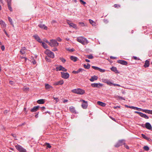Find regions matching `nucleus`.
Masks as SVG:
<instances>
[{"instance_id":"nucleus-1","label":"nucleus","mask_w":152,"mask_h":152,"mask_svg":"<svg viewBox=\"0 0 152 152\" xmlns=\"http://www.w3.org/2000/svg\"><path fill=\"white\" fill-rule=\"evenodd\" d=\"M77 41L83 45H86L89 42L88 40L83 37H80L77 39Z\"/></svg>"},{"instance_id":"nucleus-2","label":"nucleus","mask_w":152,"mask_h":152,"mask_svg":"<svg viewBox=\"0 0 152 152\" xmlns=\"http://www.w3.org/2000/svg\"><path fill=\"white\" fill-rule=\"evenodd\" d=\"M72 92L74 93L81 95L85 93V91L80 88H77L72 90Z\"/></svg>"},{"instance_id":"nucleus-3","label":"nucleus","mask_w":152,"mask_h":152,"mask_svg":"<svg viewBox=\"0 0 152 152\" xmlns=\"http://www.w3.org/2000/svg\"><path fill=\"white\" fill-rule=\"evenodd\" d=\"M45 53L49 57L51 58H53L54 57V55L53 53L48 49L46 50L45 51Z\"/></svg>"},{"instance_id":"nucleus-4","label":"nucleus","mask_w":152,"mask_h":152,"mask_svg":"<svg viewBox=\"0 0 152 152\" xmlns=\"http://www.w3.org/2000/svg\"><path fill=\"white\" fill-rule=\"evenodd\" d=\"M58 43L55 40L51 39L49 45L51 47H56L58 46Z\"/></svg>"},{"instance_id":"nucleus-5","label":"nucleus","mask_w":152,"mask_h":152,"mask_svg":"<svg viewBox=\"0 0 152 152\" xmlns=\"http://www.w3.org/2000/svg\"><path fill=\"white\" fill-rule=\"evenodd\" d=\"M61 77L65 79H68L69 76V73L67 72H61Z\"/></svg>"},{"instance_id":"nucleus-6","label":"nucleus","mask_w":152,"mask_h":152,"mask_svg":"<svg viewBox=\"0 0 152 152\" xmlns=\"http://www.w3.org/2000/svg\"><path fill=\"white\" fill-rule=\"evenodd\" d=\"M15 147L20 152H26V149L20 145H16L15 146Z\"/></svg>"},{"instance_id":"nucleus-7","label":"nucleus","mask_w":152,"mask_h":152,"mask_svg":"<svg viewBox=\"0 0 152 152\" xmlns=\"http://www.w3.org/2000/svg\"><path fill=\"white\" fill-rule=\"evenodd\" d=\"M56 69L57 71H62L64 72H66L67 71L66 69H65L64 67H63L61 66H60L57 67Z\"/></svg>"},{"instance_id":"nucleus-8","label":"nucleus","mask_w":152,"mask_h":152,"mask_svg":"<svg viewBox=\"0 0 152 152\" xmlns=\"http://www.w3.org/2000/svg\"><path fill=\"white\" fill-rule=\"evenodd\" d=\"M125 144V141L124 140H120L118 141V142L115 145V147H118L123 144Z\"/></svg>"},{"instance_id":"nucleus-9","label":"nucleus","mask_w":152,"mask_h":152,"mask_svg":"<svg viewBox=\"0 0 152 152\" xmlns=\"http://www.w3.org/2000/svg\"><path fill=\"white\" fill-rule=\"evenodd\" d=\"M81 102H83V104H82V107L83 109H86L87 107L88 104L87 102L85 101L84 100H80V101Z\"/></svg>"},{"instance_id":"nucleus-10","label":"nucleus","mask_w":152,"mask_h":152,"mask_svg":"<svg viewBox=\"0 0 152 152\" xmlns=\"http://www.w3.org/2000/svg\"><path fill=\"white\" fill-rule=\"evenodd\" d=\"M91 86L93 88H99L100 87H102L103 84L100 83H94L91 84Z\"/></svg>"},{"instance_id":"nucleus-11","label":"nucleus","mask_w":152,"mask_h":152,"mask_svg":"<svg viewBox=\"0 0 152 152\" xmlns=\"http://www.w3.org/2000/svg\"><path fill=\"white\" fill-rule=\"evenodd\" d=\"M102 81L105 83H107L108 85L111 86L112 85L113 83L109 80L106 79H102Z\"/></svg>"},{"instance_id":"nucleus-12","label":"nucleus","mask_w":152,"mask_h":152,"mask_svg":"<svg viewBox=\"0 0 152 152\" xmlns=\"http://www.w3.org/2000/svg\"><path fill=\"white\" fill-rule=\"evenodd\" d=\"M67 23L69 25L70 27H73L75 29H77V26L76 24L73 23H71L69 21H67Z\"/></svg>"},{"instance_id":"nucleus-13","label":"nucleus","mask_w":152,"mask_h":152,"mask_svg":"<svg viewBox=\"0 0 152 152\" xmlns=\"http://www.w3.org/2000/svg\"><path fill=\"white\" fill-rule=\"evenodd\" d=\"M118 62L123 65H126L127 64V62L125 61L122 60H118Z\"/></svg>"},{"instance_id":"nucleus-14","label":"nucleus","mask_w":152,"mask_h":152,"mask_svg":"<svg viewBox=\"0 0 152 152\" xmlns=\"http://www.w3.org/2000/svg\"><path fill=\"white\" fill-rule=\"evenodd\" d=\"M64 83L63 80H61L59 81L56 82L54 83V85L55 86H57L58 85H62Z\"/></svg>"},{"instance_id":"nucleus-15","label":"nucleus","mask_w":152,"mask_h":152,"mask_svg":"<svg viewBox=\"0 0 152 152\" xmlns=\"http://www.w3.org/2000/svg\"><path fill=\"white\" fill-rule=\"evenodd\" d=\"M98 78V77L97 76L94 75L93 76H91V78L89 79V80L91 82H94L95 80H97Z\"/></svg>"},{"instance_id":"nucleus-16","label":"nucleus","mask_w":152,"mask_h":152,"mask_svg":"<svg viewBox=\"0 0 152 152\" xmlns=\"http://www.w3.org/2000/svg\"><path fill=\"white\" fill-rule=\"evenodd\" d=\"M7 6L9 9L10 10V11H12V9L11 7V1H8L7 2Z\"/></svg>"},{"instance_id":"nucleus-17","label":"nucleus","mask_w":152,"mask_h":152,"mask_svg":"<svg viewBox=\"0 0 152 152\" xmlns=\"http://www.w3.org/2000/svg\"><path fill=\"white\" fill-rule=\"evenodd\" d=\"M34 38L39 42L41 43L42 41L39 37L37 35L33 36Z\"/></svg>"},{"instance_id":"nucleus-18","label":"nucleus","mask_w":152,"mask_h":152,"mask_svg":"<svg viewBox=\"0 0 152 152\" xmlns=\"http://www.w3.org/2000/svg\"><path fill=\"white\" fill-rule=\"evenodd\" d=\"M145 127L148 129L149 130L151 129L152 127L150 124L148 122L146 123L145 124Z\"/></svg>"},{"instance_id":"nucleus-19","label":"nucleus","mask_w":152,"mask_h":152,"mask_svg":"<svg viewBox=\"0 0 152 152\" xmlns=\"http://www.w3.org/2000/svg\"><path fill=\"white\" fill-rule=\"evenodd\" d=\"M26 49L25 47H23L20 51V53L22 54H23L25 53Z\"/></svg>"},{"instance_id":"nucleus-20","label":"nucleus","mask_w":152,"mask_h":152,"mask_svg":"<svg viewBox=\"0 0 152 152\" xmlns=\"http://www.w3.org/2000/svg\"><path fill=\"white\" fill-rule=\"evenodd\" d=\"M39 107V106H35L31 110V111L32 112H35L37 111Z\"/></svg>"},{"instance_id":"nucleus-21","label":"nucleus","mask_w":152,"mask_h":152,"mask_svg":"<svg viewBox=\"0 0 152 152\" xmlns=\"http://www.w3.org/2000/svg\"><path fill=\"white\" fill-rule=\"evenodd\" d=\"M69 110L71 112L73 113H76L75 108L73 106H71L69 107Z\"/></svg>"},{"instance_id":"nucleus-22","label":"nucleus","mask_w":152,"mask_h":152,"mask_svg":"<svg viewBox=\"0 0 152 152\" xmlns=\"http://www.w3.org/2000/svg\"><path fill=\"white\" fill-rule=\"evenodd\" d=\"M38 26L41 28L44 29L45 30L47 29V27L44 24H40Z\"/></svg>"},{"instance_id":"nucleus-23","label":"nucleus","mask_w":152,"mask_h":152,"mask_svg":"<svg viewBox=\"0 0 152 152\" xmlns=\"http://www.w3.org/2000/svg\"><path fill=\"white\" fill-rule=\"evenodd\" d=\"M97 104L98 105L103 107H104L106 106L105 103L100 101H98L97 102Z\"/></svg>"},{"instance_id":"nucleus-24","label":"nucleus","mask_w":152,"mask_h":152,"mask_svg":"<svg viewBox=\"0 0 152 152\" xmlns=\"http://www.w3.org/2000/svg\"><path fill=\"white\" fill-rule=\"evenodd\" d=\"M83 70V69H79L77 71H73L72 72L74 74H77L80 72H82Z\"/></svg>"},{"instance_id":"nucleus-25","label":"nucleus","mask_w":152,"mask_h":152,"mask_svg":"<svg viewBox=\"0 0 152 152\" xmlns=\"http://www.w3.org/2000/svg\"><path fill=\"white\" fill-rule=\"evenodd\" d=\"M149 62L148 60H146L145 63V64L144 65V66L145 68L148 67L149 66Z\"/></svg>"},{"instance_id":"nucleus-26","label":"nucleus","mask_w":152,"mask_h":152,"mask_svg":"<svg viewBox=\"0 0 152 152\" xmlns=\"http://www.w3.org/2000/svg\"><path fill=\"white\" fill-rule=\"evenodd\" d=\"M0 24L3 27L5 28L6 27V25L5 22L3 20H1L0 21Z\"/></svg>"},{"instance_id":"nucleus-27","label":"nucleus","mask_w":152,"mask_h":152,"mask_svg":"<svg viewBox=\"0 0 152 152\" xmlns=\"http://www.w3.org/2000/svg\"><path fill=\"white\" fill-rule=\"evenodd\" d=\"M140 116L141 117L146 119H148L149 118L146 115L142 113H141Z\"/></svg>"},{"instance_id":"nucleus-28","label":"nucleus","mask_w":152,"mask_h":152,"mask_svg":"<svg viewBox=\"0 0 152 152\" xmlns=\"http://www.w3.org/2000/svg\"><path fill=\"white\" fill-rule=\"evenodd\" d=\"M70 59L74 61L75 62L77 61V58L75 57L72 56L70 57Z\"/></svg>"},{"instance_id":"nucleus-29","label":"nucleus","mask_w":152,"mask_h":152,"mask_svg":"<svg viewBox=\"0 0 152 152\" xmlns=\"http://www.w3.org/2000/svg\"><path fill=\"white\" fill-rule=\"evenodd\" d=\"M130 108H131L132 109H134V110H136L138 111H141V108H139L137 107H134L133 106H131L130 107Z\"/></svg>"},{"instance_id":"nucleus-30","label":"nucleus","mask_w":152,"mask_h":152,"mask_svg":"<svg viewBox=\"0 0 152 152\" xmlns=\"http://www.w3.org/2000/svg\"><path fill=\"white\" fill-rule=\"evenodd\" d=\"M37 102L39 104H42L44 103V100L43 99H41L38 100Z\"/></svg>"},{"instance_id":"nucleus-31","label":"nucleus","mask_w":152,"mask_h":152,"mask_svg":"<svg viewBox=\"0 0 152 152\" xmlns=\"http://www.w3.org/2000/svg\"><path fill=\"white\" fill-rule=\"evenodd\" d=\"M90 65L88 63L87 64V65L86 64H84L83 65L84 67L85 68L87 69H88L90 68Z\"/></svg>"},{"instance_id":"nucleus-32","label":"nucleus","mask_w":152,"mask_h":152,"mask_svg":"<svg viewBox=\"0 0 152 152\" xmlns=\"http://www.w3.org/2000/svg\"><path fill=\"white\" fill-rule=\"evenodd\" d=\"M89 21L90 23L93 26H95V23L93 20L91 19H89Z\"/></svg>"},{"instance_id":"nucleus-33","label":"nucleus","mask_w":152,"mask_h":152,"mask_svg":"<svg viewBox=\"0 0 152 152\" xmlns=\"http://www.w3.org/2000/svg\"><path fill=\"white\" fill-rule=\"evenodd\" d=\"M111 69L112 71L114 72L115 73H117L118 72L117 68L113 66L111 68Z\"/></svg>"},{"instance_id":"nucleus-34","label":"nucleus","mask_w":152,"mask_h":152,"mask_svg":"<svg viewBox=\"0 0 152 152\" xmlns=\"http://www.w3.org/2000/svg\"><path fill=\"white\" fill-rule=\"evenodd\" d=\"M45 88L46 89H48L51 88L52 87V86H51L50 85L48 84H45Z\"/></svg>"},{"instance_id":"nucleus-35","label":"nucleus","mask_w":152,"mask_h":152,"mask_svg":"<svg viewBox=\"0 0 152 152\" xmlns=\"http://www.w3.org/2000/svg\"><path fill=\"white\" fill-rule=\"evenodd\" d=\"M79 25L80 26L82 27H84L87 26L86 23H85L83 22H79Z\"/></svg>"},{"instance_id":"nucleus-36","label":"nucleus","mask_w":152,"mask_h":152,"mask_svg":"<svg viewBox=\"0 0 152 152\" xmlns=\"http://www.w3.org/2000/svg\"><path fill=\"white\" fill-rule=\"evenodd\" d=\"M41 43H42V45L45 49H46L48 48L47 45L45 42H42Z\"/></svg>"},{"instance_id":"nucleus-37","label":"nucleus","mask_w":152,"mask_h":152,"mask_svg":"<svg viewBox=\"0 0 152 152\" xmlns=\"http://www.w3.org/2000/svg\"><path fill=\"white\" fill-rule=\"evenodd\" d=\"M8 20L10 22V24L12 25L13 26H14V25L13 24L12 19L10 17H8Z\"/></svg>"},{"instance_id":"nucleus-38","label":"nucleus","mask_w":152,"mask_h":152,"mask_svg":"<svg viewBox=\"0 0 152 152\" xmlns=\"http://www.w3.org/2000/svg\"><path fill=\"white\" fill-rule=\"evenodd\" d=\"M142 136L144 139L147 140H148L149 139V138L147 137L145 135L142 134Z\"/></svg>"},{"instance_id":"nucleus-39","label":"nucleus","mask_w":152,"mask_h":152,"mask_svg":"<svg viewBox=\"0 0 152 152\" xmlns=\"http://www.w3.org/2000/svg\"><path fill=\"white\" fill-rule=\"evenodd\" d=\"M141 111H142L143 112H145V113H148V114L149 110H144L141 109Z\"/></svg>"},{"instance_id":"nucleus-40","label":"nucleus","mask_w":152,"mask_h":152,"mask_svg":"<svg viewBox=\"0 0 152 152\" xmlns=\"http://www.w3.org/2000/svg\"><path fill=\"white\" fill-rule=\"evenodd\" d=\"M87 58L89 59H92L93 58V56L92 55H87Z\"/></svg>"},{"instance_id":"nucleus-41","label":"nucleus","mask_w":152,"mask_h":152,"mask_svg":"<svg viewBox=\"0 0 152 152\" xmlns=\"http://www.w3.org/2000/svg\"><path fill=\"white\" fill-rule=\"evenodd\" d=\"M144 149L146 151H148L149 150V147L147 146H145L143 147Z\"/></svg>"},{"instance_id":"nucleus-42","label":"nucleus","mask_w":152,"mask_h":152,"mask_svg":"<svg viewBox=\"0 0 152 152\" xmlns=\"http://www.w3.org/2000/svg\"><path fill=\"white\" fill-rule=\"evenodd\" d=\"M92 68L93 69H94L95 70H99V68L98 67H96V66H92Z\"/></svg>"},{"instance_id":"nucleus-43","label":"nucleus","mask_w":152,"mask_h":152,"mask_svg":"<svg viewBox=\"0 0 152 152\" xmlns=\"http://www.w3.org/2000/svg\"><path fill=\"white\" fill-rule=\"evenodd\" d=\"M114 7H115V8H119V7H120V5H119V4H115L114 5Z\"/></svg>"},{"instance_id":"nucleus-44","label":"nucleus","mask_w":152,"mask_h":152,"mask_svg":"<svg viewBox=\"0 0 152 152\" xmlns=\"http://www.w3.org/2000/svg\"><path fill=\"white\" fill-rule=\"evenodd\" d=\"M99 71L101 72H105V70L99 68Z\"/></svg>"},{"instance_id":"nucleus-45","label":"nucleus","mask_w":152,"mask_h":152,"mask_svg":"<svg viewBox=\"0 0 152 152\" xmlns=\"http://www.w3.org/2000/svg\"><path fill=\"white\" fill-rule=\"evenodd\" d=\"M45 144L47 148H51V146L49 143H46Z\"/></svg>"},{"instance_id":"nucleus-46","label":"nucleus","mask_w":152,"mask_h":152,"mask_svg":"<svg viewBox=\"0 0 152 152\" xmlns=\"http://www.w3.org/2000/svg\"><path fill=\"white\" fill-rule=\"evenodd\" d=\"M66 49L68 51H70V52H73L75 50L73 48H72V49L67 48Z\"/></svg>"},{"instance_id":"nucleus-47","label":"nucleus","mask_w":152,"mask_h":152,"mask_svg":"<svg viewBox=\"0 0 152 152\" xmlns=\"http://www.w3.org/2000/svg\"><path fill=\"white\" fill-rule=\"evenodd\" d=\"M60 59L63 63H64L66 61L65 59L63 58H60Z\"/></svg>"},{"instance_id":"nucleus-48","label":"nucleus","mask_w":152,"mask_h":152,"mask_svg":"<svg viewBox=\"0 0 152 152\" xmlns=\"http://www.w3.org/2000/svg\"><path fill=\"white\" fill-rule=\"evenodd\" d=\"M80 1L81 3L83 5H85L86 4L85 2L83 1L82 0H80Z\"/></svg>"},{"instance_id":"nucleus-49","label":"nucleus","mask_w":152,"mask_h":152,"mask_svg":"<svg viewBox=\"0 0 152 152\" xmlns=\"http://www.w3.org/2000/svg\"><path fill=\"white\" fill-rule=\"evenodd\" d=\"M117 98L119 99H122L125 100V99L122 97L119 96H117Z\"/></svg>"},{"instance_id":"nucleus-50","label":"nucleus","mask_w":152,"mask_h":152,"mask_svg":"<svg viewBox=\"0 0 152 152\" xmlns=\"http://www.w3.org/2000/svg\"><path fill=\"white\" fill-rule=\"evenodd\" d=\"M112 85H113L114 86H121L118 84H115V83H113V84H112Z\"/></svg>"},{"instance_id":"nucleus-51","label":"nucleus","mask_w":152,"mask_h":152,"mask_svg":"<svg viewBox=\"0 0 152 152\" xmlns=\"http://www.w3.org/2000/svg\"><path fill=\"white\" fill-rule=\"evenodd\" d=\"M23 90L24 91H27L28 90V87H24Z\"/></svg>"},{"instance_id":"nucleus-52","label":"nucleus","mask_w":152,"mask_h":152,"mask_svg":"<svg viewBox=\"0 0 152 152\" xmlns=\"http://www.w3.org/2000/svg\"><path fill=\"white\" fill-rule=\"evenodd\" d=\"M53 98L54 99V100H55L56 101V103L58 102V98L53 97Z\"/></svg>"},{"instance_id":"nucleus-53","label":"nucleus","mask_w":152,"mask_h":152,"mask_svg":"<svg viewBox=\"0 0 152 152\" xmlns=\"http://www.w3.org/2000/svg\"><path fill=\"white\" fill-rule=\"evenodd\" d=\"M134 113H137V114H138L140 115H141V113H142L141 112H138V111H135L134 112Z\"/></svg>"},{"instance_id":"nucleus-54","label":"nucleus","mask_w":152,"mask_h":152,"mask_svg":"<svg viewBox=\"0 0 152 152\" xmlns=\"http://www.w3.org/2000/svg\"><path fill=\"white\" fill-rule=\"evenodd\" d=\"M9 83L11 85H13L14 84V82L13 81L11 80L10 81Z\"/></svg>"},{"instance_id":"nucleus-55","label":"nucleus","mask_w":152,"mask_h":152,"mask_svg":"<svg viewBox=\"0 0 152 152\" xmlns=\"http://www.w3.org/2000/svg\"><path fill=\"white\" fill-rule=\"evenodd\" d=\"M57 40L58 42H61V39L60 37H58Z\"/></svg>"},{"instance_id":"nucleus-56","label":"nucleus","mask_w":152,"mask_h":152,"mask_svg":"<svg viewBox=\"0 0 152 152\" xmlns=\"http://www.w3.org/2000/svg\"><path fill=\"white\" fill-rule=\"evenodd\" d=\"M31 62L33 64H35L36 63V61L34 60H32Z\"/></svg>"},{"instance_id":"nucleus-57","label":"nucleus","mask_w":152,"mask_h":152,"mask_svg":"<svg viewBox=\"0 0 152 152\" xmlns=\"http://www.w3.org/2000/svg\"><path fill=\"white\" fill-rule=\"evenodd\" d=\"M1 49L2 50H4L5 48L4 46H2Z\"/></svg>"},{"instance_id":"nucleus-58","label":"nucleus","mask_w":152,"mask_h":152,"mask_svg":"<svg viewBox=\"0 0 152 152\" xmlns=\"http://www.w3.org/2000/svg\"><path fill=\"white\" fill-rule=\"evenodd\" d=\"M124 146L125 147V148L127 149H129V147L127 145H125V144H124Z\"/></svg>"},{"instance_id":"nucleus-59","label":"nucleus","mask_w":152,"mask_h":152,"mask_svg":"<svg viewBox=\"0 0 152 152\" xmlns=\"http://www.w3.org/2000/svg\"><path fill=\"white\" fill-rule=\"evenodd\" d=\"M110 58H111V59H114L116 58V57H113V56H111L110 57Z\"/></svg>"},{"instance_id":"nucleus-60","label":"nucleus","mask_w":152,"mask_h":152,"mask_svg":"<svg viewBox=\"0 0 152 152\" xmlns=\"http://www.w3.org/2000/svg\"><path fill=\"white\" fill-rule=\"evenodd\" d=\"M148 114H152V110H149Z\"/></svg>"},{"instance_id":"nucleus-61","label":"nucleus","mask_w":152,"mask_h":152,"mask_svg":"<svg viewBox=\"0 0 152 152\" xmlns=\"http://www.w3.org/2000/svg\"><path fill=\"white\" fill-rule=\"evenodd\" d=\"M85 61H86L87 62H90V61L88 59H86L85 60Z\"/></svg>"},{"instance_id":"nucleus-62","label":"nucleus","mask_w":152,"mask_h":152,"mask_svg":"<svg viewBox=\"0 0 152 152\" xmlns=\"http://www.w3.org/2000/svg\"><path fill=\"white\" fill-rule=\"evenodd\" d=\"M68 102V100H67V99H65L64 101H63V102L64 103H65L66 102Z\"/></svg>"},{"instance_id":"nucleus-63","label":"nucleus","mask_w":152,"mask_h":152,"mask_svg":"<svg viewBox=\"0 0 152 152\" xmlns=\"http://www.w3.org/2000/svg\"><path fill=\"white\" fill-rule=\"evenodd\" d=\"M4 31L5 33V34L7 36H8V34H7V32H6V31L5 30H4Z\"/></svg>"},{"instance_id":"nucleus-64","label":"nucleus","mask_w":152,"mask_h":152,"mask_svg":"<svg viewBox=\"0 0 152 152\" xmlns=\"http://www.w3.org/2000/svg\"><path fill=\"white\" fill-rule=\"evenodd\" d=\"M57 49L56 48H54L53 50V51H57Z\"/></svg>"}]
</instances>
